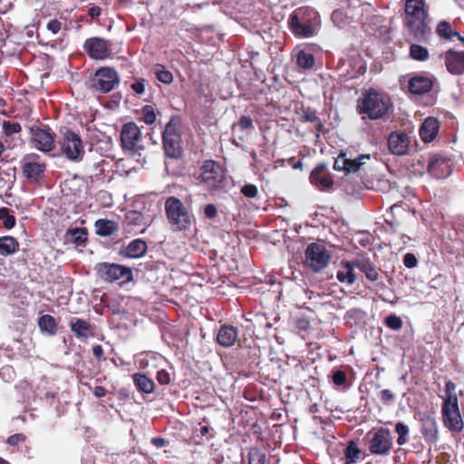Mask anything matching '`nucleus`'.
Returning a JSON list of instances; mask_svg holds the SVG:
<instances>
[{
  "instance_id": "19",
  "label": "nucleus",
  "mask_w": 464,
  "mask_h": 464,
  "mask_svg": "<svg viewBox=\"0 0 464 464\" xmlns=\"http://www.w3.org/2000/svg\"><path fill=\"white\" fill-rule=\"evenodd\" d=\"M440 56L444 57L445 65L450 73L456 75L464 74V51L457 52L450 49Z\"/></svg>"
},
{
  "instance_id": "54",
  "label": "nucleus",
  "mask_w": 464,
  "mask_h": 464,
  "mask_svg": "<svg viewBox=\"0 0 464 464\" xmlns=\"http://www.w3.org/2000/svg\"><path fill=\"white\" fill-rule=\"evenodd\" d=\"M346 159V153L341 152L334 162V169L337 171H344Z\"/></svg>"
},
{
  "instance_id": "39",
  "label": "nucleus",
  "mask_w": 464,
  "mask_h": 464,
  "mask_svg": "<svg viewBox=\"0 0 464 464\" xmlns=\"http://www.w3.org/2000/svg\"><path fill=\"white\" fill-rule=\"evenodd\" d=\"M248 464H266V456L260 449L252 447L247 452Z\"/></svg>"
},
{
  "instance_id": "8",
  "label": "nucleus",
  "mask_w": 464,
  "mask_h": 464,
  "mask_svg": "<svg viewBox=\"0 0 464 464\" xmlns=\"http://www.w3.org/2000/svg\"><path fill=\"white\" fill-rule=\"evenodd\" d=\"M95 271L102 280L109 283L118 281L120 284H123L133 279L130 267L115 263H99L95 266Z\"/></svg>"
},
{
  "instance_id": "59",
  "label": "nucleus",
  "mask_w": 464,
  "mask_h": 464,
  "mask_svg": "<svg viewBox=\"0 0 464 464\" xmlns=\"http://www.w3.org/2000/svg\"><path fill=\"white\" fill-rule=\"evenodd\" d=\"M47 29L56 34L62 28V23L57 19H52L47 23Z\"/></svg>"
},
{
  "instance_id": "15",
  "label": "nucleus",
  "mask_w": 464,
  "mask_h": 464,
  "mask_svg": "<svg viewBox=\"0 0 464 464\" xmlns=\"http://www.w3.org/2000/svg\"><path fill=\"white\" fill-rule=\"evenodd\" d=\"M83 49L92 60H105L111 56L109 41L101 37L86 39Z\"/></svg>"
},
{
  "instance_id": "13",
  "label": "nucleus",
  "mask_w": 464,
  "mask_h": 464,
  "mask_svg": "<svg viewBox=\"0 0 464 464\" xmlns=\"http://www.w3.org/2000/svg\"><path fill=\"white\" fill-rule=\"evenodd\" d=\"M393 445V439L389 429L381 427L372 435L369 441L370 453L379 456L390 454Z\"/></svg>"
},
{
  "instance_id": "51",
  "label": "nucleus",
  "mask_w": 464,
  "mask_h": 464,
  "mask_svg": "<svg viewBox=\"0 0 464 464\" xmlns=\"http://www.w3.org/2000/svg\"><path fill=\"white\" fill-rule=\"evenodd\" d=\"M385 324L390 329L398 331L402 327V320L395 314H390L385 319Z\"/></svg>"
},
{
  "instance_id": "63",
  "label": "nucleus",
  "mask_w": 464,
  "mask_h": 464,
  "mask_svg": "<svg viewBox=\"0 0 464 464\" xmlns=\"http://www.w3.org/2000/svg\"><path fill=\"white\" fill-rule=\"evenodd\" d=\"M151 444L156 448H162L168 444V441L161 437H155L151 439Z\"/></svg>"
},
{
  "instance_id": "36",
  "label": "nucleus",
  "mask_w": 464,
  "mask_h": 464,
  "mask_svg": "<svg viewBox=\"0 0 464 464\" xmlns=\"http://www.w3.org/2000/svg\"><path fill=\"white\" fill-rule=\"evenodd\" d=\"M153 72L156 79L164 84H170L174 80L172 72L167 70L163 64H155Z\"/></svg>"
},
{
  "instance_id": "38",
  "label": "nucleus",
  "mask_w": 464,
  "mask_h": 464,
  "mask_svg": "<svg viewBox=\"0 0 464 464\" xmlns=\"http://www.w3.org/2000/svg\"><path fill=\"white\" fill-rule=\"evenodd\" d=\"M364 159L369 160L370 155L369 154H361L356 159H348L347 158L345 169H344L343 172L345 174H349V173H355V172L359 171L360 168L363 164L362 160H364Z\"/></svg>"
},
{
  "instance_id": "46",
  "label": "nucleus",
  "mask_w": 464,
  "mask_h": 464,
  "mask_svg": "<svg viewBox=\"0 0 464 464\" xmlns=\"http://www.w3.org/2000/svg\"><path fill=\"white\" fill-rule=\"evenodd\" d=\"M332 382L335 386L349 387L347 384V374L343 370H336L333 372Z\"/></svg>"
},
{
  "instance_id": "40",
  "label": "nucleus",
  "mask_w": 464,
  "mask_h": 464,
  "mask_svg": "<svg viewBox=\"0 0 464 464\" xmlns=\"http://www.w3.org/2000/svg\"><path fill=\"white\" fill-rule=\"evenodd\" d=\"M296 64L303 69H311L314 64V57L312 53L302 50L296 55Z\"/></svg>"
},
{
  "instance_id": "27",
  "label": "nucleus",
  "mask_w": 464,
  "mask_h": 464,
  "mask_svg": "<svg viewBox=\"0 0 464 464\" xmlns=\"http://www.w3.org/2000/svg\"><path fill=\"white\" fill-rule=\"evenodd\" d=\"M421 434L427 442H437L439 439L438 426L434 418L426 416L421 419Z\"/></svg>"
},
{
  "instance_id": "2",
  "label": "nucleus",
  "mask_w": 464,
  "mask_h": 464,
  "mask_svg": "<svg viewBox=\"0 0 464 464\" xmlns=\"http://www.w3.org/2000/svg\"><path fill=\"white\" fill-rule=\"evenodd\" d=\"M164 210L169 223L177 231H188L196 224V218L189 207H186L182 201L170 196L166 198Z\"/></svg>"
},
{
  "instance_id": "28",
  "label": "nucleus",
  "mask_w": 464,
  "mask_h": 464,
  "mask_svg": "<svg viewBox=\"0 0 464 464\" xmlns=\"http://www.w3.org/2000/svg\"><path fill=\"white\" fill-rule=\"evenodd\" d=\"M301 120L304 122H313L315 127V137L319 138L322 134L325 133L324 126L322 121L317 116L315 110L307 107L302 110Z\"/></svg>"
},
{
  "instance_id": "32",
  "label": "nucleus",
  "mask_w": 464,
  "mask_h": 464,
  "mask_svg": "<svg viewBox=\"0 0 464 464\" xmlns=\"http://www.w3.org/2000/svg\"><path fill=\"white\" fill-rule=\"evenodd\" d=\"M96 234L101 237H109L118 230V225L113 220L98 219L94 224Z\"/></svg>"
},
{
  "instance_id": "23",
  "label": "nucleus",
  "mask_w": 464,
  "mask_h": 464,
  "mask_svg": "<svg viewBox=\"0 0 464 464\" xmlns=\"http://www.w3.org/2000/svg\"><path fill=\"white\" fill-rule=\"evenodd\" d=\"M147 242L141 238H137L122 248L121 255L128 258H140L147 253Z\"/></svg>"
},
{
  "instance_id": "18",
  "label": "nucleus",
  "mask_w": 464,
  "mask_h": 464,
  "mask_svg": "<svg viewBox=\"0 0 464 464\" xmlns=\"http://www.w3.org/2000/svg\"><path fill=\"white\" fill-rule=\"evenodd\" d=\"M388 147L392 154L402 156L408 153L410 137L403 131H392L388 137Z\"/></svg>"
},
{
  "instance_id": "10",
  "label": "nucleus",
  "mask_w": 464,
  "mask_h": 464,
  "mask_svg": "<svg viewBox=\"0 0 464 464\" xmlns=\"http://www.w3.org/2000/svg\"><path fill=\"white\" fill-rule=\"evenodd\" d=\"M20 168L23 177L29 183H39L44 177L46 164L36 153L24 155L20 161Z\"/></svg>"
},
{
  "instance_id": "62",
  "label": "nucleus",
  "mask_w": 464,
  "mask_h": 464,
  "mask_svg": "<svg viewBox=\"0 0 464 464\" xmlns=\"http://www.w3.org/2000/svg\"><path fill=\"white\" fill-rule=\"evenodd\" d=\"M88 14L93 19L98 18L102 14V8L98 5H93L89 8Z\"/></svg>"
},
{
  "instance_id": "41",
  "label": "nucleus",
  "mask_w": 464,
  "mask_h": 464,
  "mask_svg": "<svg viewBox=\"0 0 464 464\" xmlns=\"http://www.w3.org/2000/svg\"><path fill=\"white\" fill-rule=\"evenodd\" d=\"M410 56L413 60L422 62L429 58V52L427 48L417 44H412L410 46Z\"/></svg>"
},
{
  "instance_id": "31",
  "label": "nucleus",
  "mask_w": 464,
  "mask_h": 464,
  "mask_svg": "<svg viewBox=\"0 0 464 464\" xmlns=\"http://www.w3.org/2000/svg\"><path fill=\"white\" fill-rule=\"evenodd\" d=\"M19 246L18 240L12 236L0 237V256H8L17 253Z\"/></svg>"
},
{
  "instance_id": "5",
  "label": "nucleus",
  "mask_w": 464,
  "mask_h": 464,
  "mask_svg": "<svg viewBox=\"0 0 464 464\" xmlns=\"http://www.w3.org/2000/svg\"><path fill=\"white\" fill-rule=\"evenodd\" d=\"M29 141L33 148L49 154L56 148V134L48 126L42 123H34L28 128Z\"/></svg>"
},
{
  "instance_id": "1",
  "label": "nucleus",
  "mask_w": 464,
  "mask_h": 464,
  "mask_svg": "<svg viewBox=\"0 0 464 464\" xmlns=\"http://www.w3.org/2000/svg\"><path fill=\"white\" fill-rule=\"evenodd\" d=\"M424 0H406L404 24L416 41L426 39L429 31Z\"/></svg>"
},
{
  "instance_id": "53",
  "label": "nucleus",
  "mask_w": 464,
  "mask_h": 464,
  "mask_svg": "<svg viewBox=\"0 0 464 464\" xmlns=\"http://www.w3.org/2000/svg\"><path fill=\"white\" fill-rule=\"evenodd\" d=\"M240 191L244 195V197H246L247 198H254L258 194L257 187L255 184H251V183L245 184L241 188Z\"/></svg>"
},
{
  "instance_id": "35",
  "label": "nucleus",
  "mask_w": 464,
  "mask_h": 464,
  "mask_svg": "<svg viewBox=\"0 0 464 464\" xmlns=\"http://www.w3.org/2000/svg\"><path fill=\"white\" fill-rule=\"evenodd\" d=\"M436 34L444 40L451 41L458 32L452 28V25L448 21H440L436 27Z\"/></svg>"
},
{
  "instance_id": "58",
  "label": "nucleus",
  "mask_w": 464,
  "mask_h": 464,
  "mask_svg": "<svg viewBox=\"0 0 464 464\" xmlns=\"http://www.w3.org/2000/svg\"><path fill=\"white\" fill-rule=\"evenodd\" d=\"M25 440V436L22 433H16L14 435H11L7 439V443L11 446L18 445L21 442H24Z\"/></svg>"
},
{
  "instance_id": "52",
  "label": "nucleus",
  "mask_w": 464,
  "mask_h": 464,
  "mask_svg": "<svg viewBox=\"0 0 464 464\" xmlns=\"http://www.w3.org/2000/svg\"><path fill=\"white\" fill-rule=\"evenodd\" d=\"M379 398L384 405H391L395 401V394L389 389L382 390L379 392Z\"/></svg>"
},
{
  "instance_id": "30",
  "label": "nucleus",
  "mask_w": 464,
  "mask_h": 464,
  "mask_svg": "<svg viewBox=\"0 0 464 464\" xmlns=\"http://www.w3.org/2000/svg\"><path fill=\"white\" fill-rule=\"evenodd\" d=\"M354 265L356 266V268L362 272L370 281L374 282L379 279L378 269L369 259L354 260Z\"/></svg>"
},
{
  "instance_id": "55",
  "label": "nucleus",
  "mask_w": 464,
  "mask_h": 464,
  "mask_svg": "<svg viewBox=\"0 0 464 464\" xmlns=\"http://www.w3.org/2000/svg\"><path fill=\"white\" fill-rule=\"evenodd\" d=\"M218 208L212 203L207 204L204 208V216L206 218L213 219L218 216Z\"/></svg>"
},
{
  "instance_id": "16",
  "label": "nucleus",
  "mask_w": 464,
  "mask_h": 464,
  "mask_svg": "<svg viewBox=\"0 0 464 464\" xmlns=\"http://www.w3.org/2000/svg\"><path fill=\"white\" fill-rule=\"evenodd\" d=\"M309 180L314 186L323 191L331 190L334 185L333 177L327 170V165L324 162L315 166L310 173Z\"/></svg>"
},
{
  "instance_id": "20",
  "label": "nucleus",
  "mask_w": 464,
  "mask_h": 464,
  "mask_svg": "<svg viewBox=\"0 0 464 464\" xmlns=\"http://www.w3.org/2000/svg\"><path fill=\"white\" fill-rule=\"evenodd\" d=\"M428 171L436 179H444L450 174V160L440 155H433L430 158Z\"/></svg>"
},
{
  "instance_id": "25",
  "label": "nucleus",
  "mask_w": 464,
  "mask_h": 464,
  "mask_svg": "<svg viewBox=\"0 0 464 464\" xmlns=\"http://www.w3.org/2000/svg\"><path fill=\"white\" fill-rule=\"evenodd\" d=\"M439 130V121L434 117H428L421 124L419 132L424 142H430L437 137Z\"/></svg>"
},
{
  "instance_id": "42",
  "label": "nucleus",
  "mask_w": 464,
  "mask_h": 464,
  "mask_svg": "<svg viewBox=\"0 0 464 464\" xmlns=\"http://www.w3.org/2000/svg\"><path fill=\"white\" fill-rule=\"evenodd\" d=\"M395 431L398 434L397 443L402 446L408 442V436L410 433L409 427L403 422H397L395 424Z\"/></svg>"
},
{
  "instance_id": "43",
  "label": "nucleus",
  "mask_w": 464,
  "mask_h": 464,
  "mask_svg": "<svg viewBox=\"0 0 464 464\" xmlns=\"http://www.w3.org/2000/svg\"><path fill=\"white\" fill-rule=\"evenodd\" d=\"M0 220L3 221V226L6 229H12L15 226V217L10 213L9 208H0Z\"/></svg>"
},
{
  "instance_id": "34",
  "label": "nucleus",
  "mask_w": 464,
  "mask_h": 464,
  "mask_svg": "<svg viewBox=\"0 0 464 464\" xmlns=\"http://www.w3.org/2000/svg\"><path fill=\"white\" fill-rule=\"evenodd\" d=\"M361 453L362 451L357 443L353 440H350L344 450L345 464L356 463L360 459Z\"/></svg>"
},
{
  "instance_id": "3",
  "label": "nucleus",
  "mask_w": 464,
  "mask_h": 464,
  "mask_svg": "<svg viewBox=\"0 0 464 464\" xmlns=\"http://www.w3.org/2000/svg\"><path fill=\"white\" fill-rule=\"evenodd\" d=\"M318 14L313 8L300 7L290 14L288 26L295 36L309 38L314 34Z\"/></svg>"
},
{
  "instance_id": "6",
  "label": "nucleus",
  "mask_w": 464,
  "mask_h": 464,
  "mask_svg": "<svg viewBox=\"0 0 464 464\" xmlns=\"http://www.w3.org/2000/svg\"><path fill=\"white\" fill-rule=\"evenodd\" d=\"M61 153L70 161L80 162L85 151L80 135L72 130H66L58 140Z\"/></svg>"
},
{
  "instance_id": "29",
  "label": "nucleus",
  "mask_w": 464,
  "mask_h": 464,
  "mask_svg": "<svg viewBox=\"0 0 464 464\" xmlns=\"http://www.w3.org/2000/svg\"><path fill=\"white\" fill-rule=\"evenodd\" d=\"M133 383L136 389L142 393L150 394L155 391V382L146 374L136 372L132 375Z\"/></svg>"
},
{
  "instance_id": "33",
  "label": "nucleus",
  "mask_w": 464,
  "mask_h": 464,
  "mask_svg": "<svg viewBox=\"0 0 464 464\" xmlns=\"http://www.w3.org/2000/svg\"><path fill=\"white\" fill-rule=\"evenodd\" d=\"M38 325L42 332H46L50 335H54L57 331V324L53 316L44 314L39 317Z\"/></svg>"
},
{
  "instance_id": "21",
  "label": "nucleus",
  "mask_w": 464,
  "mask_h": 464,
  "mask_svg": "<svg viewBox=\"0 0 464 464\" xmlns=\"http://www.w3.org/2000/svg\"><path fill=\"white\" fill-rule=\"evenodd\" d=\"M238 338V330L230 324H223L220 326L217 334V343L224 347H232Z\"/></svg>"
},
{
  "instance_id": "4",
  "label": "nucleus",
  "mask_w": 464,
  "mask_h": 464,
  "mask_svg": "<svg viewBox=\"0 0 464 464\" xmlns=\"http://www.w3.org/2000/svg\"><path fill=\"white\" fill-rule=\"evenodd\" d=\"M389 110L388 102L375 90L370 89L362 97L358 99L357 111L360 114H366L371 120L384 117Z\"/></svg>"
},
{
  "instance_id": "61",
  "label": "nucleus",
  "mask_w": 464,
  "mask_h": 464,
  "mask_svg": "<svg viewBox=\"0 0 464 464\" xmlns=\"http://www.w3.org/2000/svg\"><path fill=\"white\" fill-rule=\"evenodd\" d=\"M295 325L299 330L306 331L310 328V321L305 317H300L296 320Z\"/></svg>"
},
{
  "instance_id": "56",
  "label": "nucleus",
  "mask_w": 464,
  "mask_h": 464,
  "mask_svg": "<svg viewBox=\"0 0 464 464\" xmlns=\"http://www.w3.org/2000/svg\"><path fill=\"white\" fill-rule=\"evenodd\" d=\"M403 264L408 268H413L418 265L417 257L413 253H407L403 256Z\"/></svg>"
},
{
  "instance_id": "11",
  "label": "nucleus",
  "mask_w": 464,
  "mask_h": 464,
  "mask_svg": "<svg viewBox=\"0 0 464 464\" xmlns=\"http://www.w3.org/2000/svg\"><path fill=\"white\" fill-rule=\"evenodd\" d=\"M201 181L211 190L218 189L225 180V171L215 160H206L200 168Z\"/></svg>"
},
{
  "instance_id": "37",
  "label": "nucleus",
  "mask_w": 464,
  "mask_h": 464,
  "mask_svg": "<svg viewBox=\"0 0 464 464\" xmlns=\"http://www.w3.org/2000/svg\"><path fill=\"white\" fill-rule=\"evenodd\" d=\"M67 235L71 237V241L77 246H82L87 241V228L86 227H74L67 230Z\"/></svg>"
},
{
  "instance_id": "49",
  "label": "nucleus",
  "mask_w": 464,
  "mask_h": 464,
  "mask_svg": "<svg viewBox=\"0 0 464 464\" xmlns=\"http://www.w3.org/2000/svg\"><path fill=\"white\" fill-rule=\"evenodd\" d=\"M147 82V80L144 78H133V82L130 83V88L137 95H143Z\"/></svg>"
},
{
  "instance_id": "9",
  "label": "nucleus",
  "mask_w": 464,
  "mask_h": 464,
  "mask_svg": "<svg viewBox=\"0 0 464 464\" xmlns=\"http://www.w3.org/2000/svg\"><path fill=\"white\" fill-rule=\"evenodd\" d=\"M331 255L326 247L318 243H310L304 251V266L314 273L324 270L330 263Z\"/></svg>"
},
{
  "instance_id": "48",
  "label": "nucleus",
  "mask_w": 464,
  "mask_h": 464,
  "mask_svg": "<svg viewBox=\"0 0 464 464\" xmlns=\"http://www.w3.org/2000/svg\"><path fill=\"white\" fill-rule=\"evenodd\" d=\"M455 390L456 384L452 381H448L445 384V398L443 401H459Z\"/></svg>"
},
{
  "instance_id": "26",
  "label": "nucleus",
  "mask_w": 464,
  "mask_h": 464,
  "mask_svg": "<svg viewBox=\"0 0 464 464\" xmlns=\"http://www.w3.org/2000/svg\"><path fill=\"white\" fill-rule=\"evenodd\" d=\"M356 266L353 261H342L340 269L337 271L336 278L340 283H345L352 285L356 281V274L354 272Z\"/></svg>"
},
{
  "instance_id": "50",
  "label": "nucleus",
  "mask_w": 464,
  "mask_h": 464,
  "mask_svg": "<svg viewBox=\"0 0 464 464\" xmlns=\"http://www.w3.org/2000/svg\"><path fill=\"white\" fill-rule=\"evenodd\" d=\"M142 119L146 124H153L156 121V113L152 106L145 105L142 110Z\"/></svg>"
},
{
  "instance_id": "47",
  "label": "nucleus",
  "mask_w": 464,
  "mask_h": 464,
  "mask_svg": "<svg viewBox=\"0 0 464 464\" xmlns=\"http://www.w3.org/2000/svg\"><path fill=\"white\" fill-rule=\"evenodd\" d=\"M22 130V127L18 122H12L10 121H3V132L5 136H12L19 133Z\"/></svg>"
},
{
  "instance_id": "17",
  "label": "nucleus",
  "mask_w": 464,
  "mask_h": 464,
  "mask_svg": "<svg viewBox=\"0 0 464 464\" xmlns=\"http://www.w3.org/2000/svg\"><path fill=\"white\" fill-rule=\"evenodd\" d=\"M141 139V132L137 124L133 121L125 123L121 132V142L124 150L137 151L140 149L138 142Z\"/></svg>"
},
{
  "instance_id": "45",
  "label": "nucleus",
  "mask_w": 464,
  "mask_h": 464,
  "mask_svg": "<svg viewBox=\"0 0 464 464\" xmlns=\"http://www.w3.org/2000/svg\"><path fill=\"white\" fill-rule=\"evenodd\" d=\"M125 219L129 225L140 226L143 224L144 216L141 212L133 210L126 214Z\"/></svg>"
},
{
  "instance_id": "7",
  "label": "nucleus",
  "mask_w": 464,
  "mask_h": 464,
  "mask_svg": "<svg viewBox=\"0 0 464 464\" xmlns=\"http://www.w3.org/2000/svg\"><path fill=\"white\" fill-rule=\"evenodd\" d=\"M120 81V75L113 67L102 66L91 78L90 88L95 92L108 93L119 85Z\"/></svg>"
},
{
  "instance_id": "14",
  "label": "nucleus",
  "mask_w": 464,
  "mask_h": 464,
  "mask_svg": "<svg viewBox=\"0 0 464 464\" xmlns=\"http://www.w3.org/2000/svg\"><path fill=\"white\" fill-rule=\"evenodd\" d=\"M441 415L443 424L449 430L459 433L463 430L464 421L459 411V401H443Z\"/></svg>"
},
{
  "instance_id": "60",
  "label": "nucleus",
  "mask_w": 464,
  "mask_h": 464,
  "mask_svg": "<svg viewBox=\"0 0 464 464\" xmlns=\"http://www.w3.org/2000/svg\"><path fill=\"white\" fill-rule=\"evenodd\" d=\"M92 353H93V356L98 361H105L106 360V357L104 356L103 348L100 344H95L92 346Z\"/></svg>"
},
{
  "instance_id": "24",
  "label": "nucleus",
  "mask_w": 464,
  "mask_h": 464,
  "mask_svg": "<svg viewBox=\"0 0 464 464\" xmlns=\"http://www.w3.org/2000/svg\"><path fill=\"white\" fill-rule=\"evenodd\" d=\"M408 88L412 94H425L432 90L433 82L427 76L417 75L410 79Z\"/></svg>"
},
{
  "instance_id": "57",
  "label": "nucleus",
  "mask_w": 464,
  "mask_h": 464,
  "mask_svg": "<svg viewBox=\"0 0 464 464\" xmlns=\"http://www.w3.org/2000/svg\"><path fill=\"white\" fill-rule=\"evenodd\" d=\"M157 381L160 384L167 385L170 382V375L166 370H160L157 372Z\"/></svg>"
},
{
  "instance_id": "12",
  "label": "nucleus",
  "mask_w": 464,
  "mask_h": 464,
  "mask_svg": "<svg viewBox=\"0 0 464 464\" xmlns=\"http://www.w3.org/2000/svg\"><path fill=\"white\" fill-rule=\"evenodd\" d=\"M162 142L165 153L169 158L178 159L181 156V137L173 119L165 126L162 132Z\"/></svg>"
},
{
  "instance_id": "44",
  "label": "nucleus",
  "mask_w": 464,
  "mask_h": 464,
  "mask_svg": "<svg viewBox=\"0 0 464 464\" xmlns=\"http://www.w3.org/2000/svg\"><path fill=\"white\" fill-rule=\"evenodd\" d=\"M237 128H238L241 131L253 129L254 125L251 117L246 115L241 116L238 121L232 125V130L234 131Z\"/></svg>"
},
{
  "instance_id": "22",
  "label": "nucleus",
  "mask_w": 464,
  "mask_h": 464,
  "mask_svg": "<svg viewBox=\"0 0 464 464\" xmlns=\"http://www.w3.org/2000/svg\"><path fill=\"white\" fill-rule=\"evenodd\" d=\"M70 329L79 339H88L94 336V326L85 319L72 318L70 321Z\"/></svg>"
},
{
  "instance_id": "64",
  "label": "nucleus",
  "mask_w": 464,
  "mask_h": 464,
  "mask_svg": "<svg viewBox=\"0 0 464 464\" xmlns=\"http://www.w3.org/2000/svg\"><path fill=\"white\" fill-rule=\"evenodd\" d=\"M107 394V390L103 386H95L93 389V395L96 398H102L105 397Z\"/></svg>"
}]
</instances>
